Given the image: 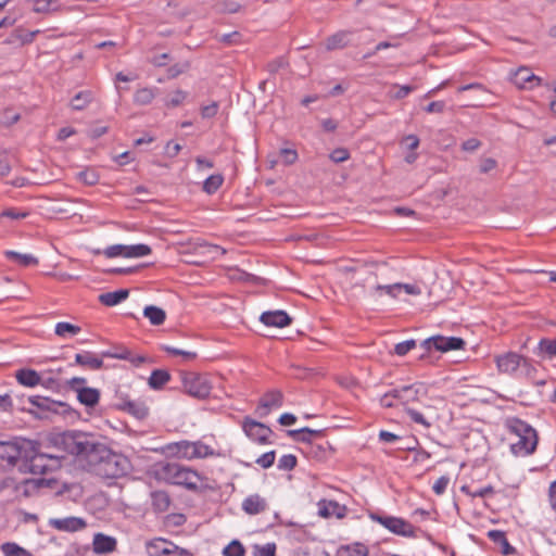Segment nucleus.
Wrapping results in <instances>:
<instances>
[{"mask_svg":"<svg viewBox=\"0 0 556 556\" xmlns=\"http://www.w3.org/2000/svg\"><path fill=\"white\" fill-rule=\"evenodd\" d=\"M50 442L54 447L73 455L85 469L102 478H122L132 469L126 455L112 451L92 433L67 430L52 434Z\"/></svg>","mask_w":556,"mask_h":556,"instance_id":"obj_1","label":"nucleus"},{"mask_svg":"<svg viewBox=\"0 0 556 556\" xmlns=\"http://www.w3.org/2000/svg\"><path fill=\"white\" fill-rule=\"evenodd\" d=\"M155 475L167 483L181 485L189 491L203 493L213 490V486L203 483L207 478L198 471L184 467L177 463H160L156 465Z\"/></svg>","mask_w":556,"mask_h":556,"instance_id":"obj_2","label":"nucleus"},{"mask_svg":"<svg viewBox=\"0 0 556 556\" xmlns=\"http://www.w3.org/2000/svg\"><path fill=\"white\" fill-rule=\"evenodd\" d=\"M35 408H21V410L33 415L36 419H51L53 415H61L65 418H78L80 413L70 404L55 401L50 397L31 395L27 399Z\"/></svg>","mask_w":556,"mask_h":556,"instance_id":"obj_3","label":"nucleus"},{"mask_svg":"<svg viewBox=\"0 0 556 556\" xmlns=\"http://www.w3.org/2000/svg\"><path fill=\"white\" fill-rule=\"evenodd\" d=\"M506 429L518 437V441L510 445L515 455H531L535 452L539 437L536 430L527 421L518 417H509L505 421Z\"/></svg>","mask_w":556,"mask_h":556,"instance_id":"obj_4","label":"nucleus"},{"mask_svg":"<svg viewBox=\"0 0 556 556\" xmlns=\"http://www.w3.org/2000/svg\"><path fill=\"white\" fill-rule=\"evenodd\" d=\"M33 451L27 452L23 463H20L18 470L23 473L42 475L52 467H60V459L64 456H54L40 452V443L31 440Z\"/></svg>","mask_w":556,"mask_h":556,"instance_id":"obj_5","label":"nucleus"},{"mask_svg":"<svg viewBox=\"0 0 556 556\" xmlns=\"http://www.w3.org/2000/svg\"><path fill=\"white\" fill-rule=\"evenodd\" d=\"M33 451L31 440L15 437L12 440L0 441V463L14 467L18 462L23 463L26 453Z\"/></svg>","mask_w":556,"mask_h":556,"instance_id":"obj_6","label":"nucleus"},{"mask_svg":"<svg viewBox=\"0 0 556 556\" xmlns=\"http://www.w3.org/2000/svg\"><path fill=\"white\" fill-rule=\"evenodd\" d=\"M173 454L187 459L205 458L214 456V450L202 441H179L168 446Z\"/></svg>","mask_w":556,"mask_h":556,"instance_id":"obj_7","label":"nucleus"},{"mask_svg":"<svg viewBox=\"0 0 556 556\" xmlns=\"http://www.w3.org/2000/svg\"><path fill=\"white\" fill-rule=\"evenodd\" d=\"M369 517L396 535L416 538L417 528L401 517L387 516L379 513H370Z\"/></svg>","mask_w":556,"mask_h":556,"instance_id":"obj_8","label":"nucleus"},{"mask_svg":"<svg viewBox=\"0 0 556 556\" xmlns=\"http://www.w3.org/2000/svg\"><path fill=\"white\" fill-rule=\"evenodd\" d=\"M181 382L184 391L195 399H206L211 393V384L208 381L195 372L181 371Z\"/></svg>","mask_w":556,"mask_h":556,"instance_id":"obj_9","label":"nucleus"},{"mask_svg":"<svg viewBox=\"0 0 556 556\" xmlns=\"http://www.w3.org/2000/svg\"><path fill=\"white\" fill-rule=\"evenodd\" d=\"M242 429L250 440L255 441L258 444L271 443L269 437L273 434V430L261 421H256L251 417L245 416L242 421Z\"/></svg>","mask_w":556,"mask_h":556,"instance_id":"obj_10","label":"nucleus"},{"mask_svg":"<svg viewBox=\"0 0 556 556\" xmlns=\"http://www.w3.org/2000/svg\"><path fill=\"white\" fill-rule=\"evenodd\" d=\"M147 552L149 556H193L189 549L178 547L174 543L156 539L147 544Z\"/></svg>","mask_w":556,"mask_h":556,"instance_id":"obj_11","label":"nucleus"},{"mask_svg":"<svg viewBox=\"0 0 556 556\" xmlns=\"http://www.w3.org/2000/svg\"><path fill=\"white\" fill-rule=\"evenodd\" d=\"M112 407L129 414L138 420H144L149 416V406L142 400H131L127 402H114Z\"/></svg>","mask_w":556,"mask_h":556,"instance_id":"obj_12","label":"nucleus"},{"mask_svg":"<svg viewBox=\"0 0 556 556\" xmlns=\"http://www.w3.org/2000/svg\"><path fill=\"white\" fill-rule=\"evenodd\" d=\"M523 356L516 352H507L495 357L497 370L501 374L517 375Z\"/></svg>","mask_w":556,"mask_h":556,"instance_id":"obj_13","label":"nucleus"},{"mask_svg":"<svg viewBox=\"0 0 556 556\" xmlns=\"http://www.w3.org/2000/svg\"><path fill=\"white\" fill-rule=\"evenodd\" d=\"M283 404V394L279 390H270L266 392L258 402L255 414L260 418H265L269 415L273 407H280Z\"/></svg>","mask_w":556,"mask_h":556,"instance_id":"obj_14","label":"nucleus"},{"mask_svg":"<svg viewBox=\"0 0 556 556\" xmlns=\"http://www.w3.org/2000/svg\"><path fill=\"white\" fill-rule=\"evenodd\" d=\"M49 526L53 529L64 532H77L87 527V522L80 517H66V518H52L49 520Z\"/></svg>","mask_w":556,"mask_h":556,"instance_id":"obj_15","label":"nucleus"},{"mask_svg":"<svg viewBox=\"0 0 556 556\" xmlns=\"http://www.w3.org/2000/svg\"><path fill=\"white\" fill-rule=\"evenodd\" d=\"M260 320L268 327L285 328L292 323V317L282 309L267 311L261 314Z\"/></svg>","mask_w":556,"mask_h":556,"instance_id":"obj_16","label":"nucleus"},{"mask_svg":"<svg viewBox=\"0 0 556 556\" xmlns=\"http://www.w3.org/2000/svg\"><path fill=\"white\" fill-rule=\"evenodd\" d=\"M346 513V506L340 505L337 501L324 498L318 502V515L323 518L336 516L338 519H342Z\"/></svg>","mask_w":556,"mask_h":556,"instance_id":"obj_17","label":"nucleus"},{"mask_svg":"<svg viewBox=\"0 0 556 556\" xmlns=\"http://www.w3.org/2000/svg\"><path fill=\"white\" fill-rule=\"evenodd\" d=\"M435 351L441 353L465 350L467 344L460 337H444L441 334H435Z\"/></svg>","mask_w":556,"mask_h":556,"instance_id":"obj_18","label":"nucleus"},{"mask_svg":"<svg viewBox=\"0 0 556 556\" xmlns=\"http://www.w3.org/2000/svg\"><path fill=\"white\" fill-rule=\"evenodd\" d=\"M287 434L294 441L308 445L313 443L315 439L324 438L326 434V429L314 430L308 427H304L301 429L287 430Z\"/></svg>","mask_w":556,"mask_h":556,"instance_id":"obj_19","label":"nucleus"},{"mask_svg":"<svg viewBox=\"0 0 556 556\" xmlns=\"http://www.w3.org/2000/svg\"><path fill=\"white\" fill-rule=\"evenodd\" d=\"M336 450L331 446L328 441L324 443H311L306 445L305 453L311 458L318 462H325L334 454Z\"/></svg>","mask_w":556,"mask_h":556,"instance_id":"obj_20","label":"nucleus"},{"mask_svg":"<svg viewBox=\"0 0 556 556\" xmlns=\"http://www.w3.org/2000/svg\"><path fill=\"white\" fill-rule=\"evenodd\" d=\"M76 394L77 401L86 408H94L99 404L101 397L100 390L91 387L79 388Z\"/></svg>","mask_w":556,"mask_h":556,"instance_id":"obj_21","label":"nucleus"},{"mask_svg":"<svg viewBox=\"0 0 556 556\" xmlns=\"http://www.w3.org/2000/svg\"><path fill=\"white\" fill-rule=\"evenodd\" d=\"M74 365H78L91 370H99L104 367L102 358L98 357L94 353L89 351L84 353H77L75 355Z\"/></svg>","mask_w":556,"mask_h":556,"instance_id":"obj_22","label":"nucleus"},{"mask_svg":"<svg viewBox=\"0 0 556 556\" xmlns=\"http://www.w3.org/2000/svg\"><path fill=\"white\" fill-rule=\"evenodd\" d=\"M353 31L351 30H339L336 34L329 36L326 39V50L333 51L343 49L351 43V37Z\"/></svg>","mask_w":556,"mask_h":556,"instance_id":"obj_23","label":"nucleus"},{"mask_svg":"<svg viewBox=\"0 0 556 556\" xmlns=\"http://www.w3.org/2000/svg\"><path fill=\"white\" fill-rule=\"evenodd\" d=\"M267 508V502L258 494L249 495L242 502V509L248 515H257Z\"/></svg>","mask_w":556,"mask_h":556,"instance_id":"obj_24","label":"nucleus"},{"mask_svg":"<svg viewBox=\"0 0 556 556\" xmlns=\"http://www.w3.org/2000/svg\"><path fill=\"white\" fill-rule=\"evenodd\" d=\"M92 546L96 554L111 553L116 548V540L113 536L97 533L93 536Z\"/></svg>","mask_w":556,"mask_h":556,"instance_id":"obj_25","label":"nucleus"},{"mask_svg":"<svg viewBox=\"0 0 556 556\" xmlns=\"http://www.w3.org/2000/svg\"><path fill=\"white\" fill-rule=\"evenodd\" d=\"M534 354L542 359L556 357V338H542L534 350Z\"/></svg>","mask_w":556,"mask_h":556,"instance_id":"obj_26","label":"nucleus"},{"mask_svg":"<svg viewBox=\"0 0 556 556\" xmlns=\"http://www.w3.org/2000/svg\"><path fill=\"white\" fill-rule=\"evenodd\" d=\"M17 382L24 387L34 388L41 383L40 375L31 368H22L15 372Z\"/></svg>","mask_w":556,"mask_h":556,"instance_id":"obj_27","label":"nucleus"},{"mask_svg":"<svg viewBox=\"0 0 556 556\" xmlns=\"http://www.w3.org/2000/svg\"><path fill=\"white\" fill-rule=\"evenodd\" d=\"M151 505L154 511L156 513H165L168 510L172 498L168 492L163 490L152 491L150 494Z\"/></svg>","mask_w":556,"mask_h":556,"instance_id":"obj_28","label":"nucleus"},{"mask_svg":"<svg viewBox=\"0 0 556 556\" xmlns=\"http://www.w3.org/2000/svg\"><path fill=\"white\" fill-rule=\"evenodd\" d=\"M486 536L495 544H500L502 546L501 553L504 556L514 555L517 553V549L511 546L506 538V533L502 530H490L486 533Z\"/></svg>","mask_w":556,"mask_h":556,"instance_id":"obj_29","label":"nucleus"},{"mask_svg":"<svg viewBox=\"0 0 556 556\" xmlns=\"http://www.w3.org/2000/svg\"><path fill=\"white\" fill-rule=\"evenodd\" d=\"M102 357H110V358H116V359H123L130 362L134 366L139 367L141 364L147 362V357L142 355H136L134 356L130 350L127 348H121V353H111L109 351H103L101 353Z\"/></svg>","mask_w":556,"mask_h":556,"instance_id":"obj_30","label":"nucleus"},{"mask_svg":"<svg viewBox=\"0 0 556 556\" xmlns=\"http://www.w3.org/2000/svg\"><path fill=\"white\" fill-rule=\"evenodd\" d=\"M129 295L128 289H118L112 292L101 293L98 301L104 306H115L125 301Z\"/></svg>","mask_w":556,"mask_h":556,"instance_id":"obj_31","label":"nucleus"},{"mask_svg":"<svg viewBox=\"0 0 556 556\" xmlns=\"http://www.w3.org/2000/svg\"><path fill=\"white\" fill-rule=\"evenodd\" d=\"M170 380V374L166 369L152 370L148 384L153 390H161Z\"/></svg>","mask_w":556,"mask_h":556,"instance_id":"obj_32","label":"nucleus"},{"mask_svg":"<svg viewBox=\"0 0 556 556\" xmlns=\"http://www.w3.org/2000/svg\"><path fill=\"white\" fill-rule=\"evenodd\" d=\"M143 316L148 318L153 326H161L166 319L165 311L155 305H147L143 308Z\"/></svg>","mask_w":556,"mask_h":556,"instance_id":"obj_33","label":"nucleus"},{"mask_svg":"<svg viewBox=\"0 0 556 556\" xmlns=\"http://www.w3.org/2000/svg\"><path fill=\"white\" fill-rule=\"evenodd\" d=\"M403 389L407 390V391H403L402 395H401V402L403 404L419 401V395H420L421 389L424 390V394L426 393V389L424 387V383H421V382L403 386Z\"/></svg>","mask_w":556,"mask_h":556,"instance_id":"obj_34","label":"nucleus"},{"mask_svg":"<svg viewBox=\"0 0 556 556\" xmlns=\"http://www.w3.org/2000/svg\"><path fill=\"white\" fill-rule=\"evenodd\" d=\"M37 484L40 490L43 488L54 490L55 495H62L70 491V485L66 482L60 485L59 480L55 478H37Z\"/></svg>","mask_w":556,"mask_h":556,"instance_id":"obj_35","label":"nucleus"},{"mask_svg":"<svg viewBox=\"0 0 556 556\" xmlns=\"http://www.w3.org/2000/svg\"><path fill=\"white\" fill-rule=\"evenodd\" d=\"M368 547L363 543L342 545L338 548L336 556H368Z\"/></svg>","mask_w":556,"mask_h":556,"instance_id":"obj_36","label":"nucleus"},{"mask_svg":"<svg viewBox=\"0 0 556 556\" xmlns=\"http://www.w3.org/2000/svg\"><path fill=\"white\" fill-rule=\"evenodd\" d=\"M14 491H21L25 498L31 497L40 491L37 484V479H24L23 481L14 484Z\"/></svg>","mask_w":556,"mask_h":556,"instance_id":"obj_37","label":"nucleus"},{"mask_svg":"<svg viewBox=\"0 0 556 556\" xmlns=\"http://www.w3.org/2000/svg\"><path fill=\"white\" fill-rule=\"evenodd\" d=\"M39 34V30L26 31L22 28L15 29L11 36L5 40L8 43H14L18 41L22 46L34 41L35 37Z\"/></svg>","mask_w":556,"mask_h":556,"instance_id":"obj_38","label":"nucleus"},{"mask_svg":"<svg viewBox=\"0 0 556 556\" xmlns=\"http://www.w3.org/2000/svg\"><path fill=\"white\" fill-rule=\"evenodd\" d=\"M516 83L520 85V87L526 88H532L533 81H536V85H540L541 79L536 77L534 74H532L528 68L521 67L517 71L515 75Z\"/></svg>","mask_w":556,"mask_h":556,"instance_id":"obj_39","label":"nucleus"},{"mask_svg":"<svg viewBox=\"0 0 556 556\" xmlns=\"http://www.w3.org/2000/svg\"><path fill=\"white\" fill-rule=\"evenodd\" d=\"M92 92L90 90H83L77 92L71 100V106L75 111H81L92 101Z\"/></svg>","mask_w":556,"mask_h":556,"instance_id":"obj_40","label":"nucleus"},{"mask_svg":"<svg viewBox=\"0 0 556 556\" xmlns=\"http://www.w3.org/2000/svg\"><path fill=\"white\" fill-rule=\"evenodd\" d=\"M4 255L8 260L13 261L25 267L38 264V260L30 254H21L18 252L10 250L5 251Z\"/></svg>","mask_w":556,"mask_h":556,"instance_id":"obj_41","label":"nucleus"},{"mask_svg":"<svg viewBox=\"0 0 556 556\" xmlns=\"http://www.w3.org/2000/svg\"><path fill=\"white\" fill-rule=\"evenodd\" d=\"M76 179L86 186H94L99 182L100 175L94 168L86 167L76 174Z\"/></svg>","mask_w":556,"mask_h":556,"instance_id":"obj_42","label":"nucleus"},{"mask_svg":"<svg viewBox=\"0 0 556 556\" xmlns=\"http://www.w3.org/2000/svg\"><path fill=\"white\" fill-rule=\"evenodd\" d=\"M126 250H127V245L114 244V245L108 247L103 251L100 249H92L91 253L94 255H100L103 253L109 258L118 257V256L125 257Z\"/></svg>","mask_w":556,"mask_h":556,"instance_id":"obj_43","label":"nucleus"},{"mask_svg":"<svg viewBox=\"0 0 556 556\" xmlns=\"http://www.w3.org/2000/svg\"><path fill=\"white\" fill-rule=\"evenodd\" d=\"M224 182L222 174H214L208 176L203 182V191L207 194L215 193Z\"/></svg>","mask_w":556,"mask_h":556,"instance_id":"obj_44","label":"nucleus"},{"mask_svg":"<svg viewBox=\"0 0 556 556\" xmlns=\"http://www.w3.org/2000/svg\"><path fill=\"white\" fill-rule=\"evenodd\" d=\"M154 97H155L154 89L144 87V88L138 89L135 92L134 101L137 104L147 105L153 101Z\"/></svg>","mask_w":556,"mask_h":556,"instance_id":"obj_45","label":"nucleus"},{"mask_svg":"<svg viewBox=\"0 0 556 556\" xmlns=\"http://www.w3.org/2000/svg\"><path fill=\"white\" fill-rule=\"evenodd\" d=\"M152 253V249L150 245L144 243L127 245V250L125 253V257H142Z\"/></svg>","mask_w":556,"mask_h":556,"instance_id":"obj_46","label":"nucleus"},{"mask_svg":"<svg viewBox=\"0 0 556 556\" xmlns=\"http://www.w3.org/2000/svg\"><path fill=\"white\" fill-rule=\"evenodd\" d=\"M80 327L67 321H60L55 325L54 332L59 337L76 336L80 332Z\"/></svg>","mask_w":556,"mask_h":556,"instance_id":"obj_47","label":"nucleus"},{"mask_svg":"<svg viewBox=\"0 0 556 556\" xmlns=\"http://www.w3.org/2000/svg\"><path fill=\"white\" fill-rule=\"evenodd\" d=\"M224 556H244L245 547L239 540H232L228 545H226L223 549Z\"/></svg>","mask_w":556,"mask_h":556,"instance_id":"obj_48","label":"nucleus"},{"mask_svg":"<svg viewBox=\"0 0 556 556\" xmlns=\"http://www.w3.org/2000/svg\"><path fill=\"white\" fill-rule=\"evenodd\" d=\"M252 548L253 556H276L277 552V545L274 542L265 545L254 544Z\"/></svg>","mask_w":556,"mask_h":556,"instance_id":"obj_49","label":"nucleus"},{"mask_svg":"<svg viewBox=\"0 0 556 556\" xmlns=\"http://www.w3.org/2000/svg\"><path fill=\"white\" fill-rule=\"evenodd\" d=\"M2 551L5 556H33L30 552L21 547L16 543H4Z\"/></svg>","mask_w":556,"mask_h":556,"instance_id":"obj_50","label":"nucleus"},{"mask_svg":"<svg viewBox=\"0 0 556 556\" xmlns=\"http://www.w3.org/2000/svg\"><path fill=\"white\" fill-rule=\"evenodd\" d=\"M374 291L376 293L384 292L389 296L395 299V298H397L399 293L402 291V283L401 282H396V283H393V285H377L374 288Z\"/></svg>","mask_w":556,"mask_h":556,"instance_id":"obj_51","label":"nucleus"},{"mask_svg":"<svg viewBox=\"0 0 556 556\" xmlns=\"http://www.w3.org/2000/svg\"><path fill=\"white\" fill-rule=\"evenodd\" d=\"M298 465V458L293 454H286L282 455L278 460V469L280 470H293Z\"/></svg>","mask_w":556,"mask_h":556,"instance_id":"obj_52","label":"nucleus"},{"mask_svg":"<svg viewBox=\"0 0 556 556\" xmlns=\"http://www.w3.org/2000/svg\"><path fill=\"white\" fill-rule=\"evenodd\" d=\"M190 68V62L184 61L176 63L167 68V78L174 79L181 75L182 73L187 72Z\"/></svg>","mask_w":556,"mask_h":556,"instance_id":"obj_53","label":"nucleus"},{"mask_svg":"<svg viewBox=\"0 0 556 556\" xmlns=\"http://www.w3.org/2000/svg\"><path fill=\"white\" fill-rule=\"evenodd\" d=\"M518 371L523 377L533 380L535 375H536V372H538V369L534 367V365L532 364L531 359H529V358L523 356L522 364L520 365Z\"/></svg>","mask_w":556,"mask_h":556,"instance_id":"obj_54","label":"nucleus"},{"mask_svg":"<svg viewBox=\"0 0 556 556\" xmlns=\"http://www.w3.org/2000/svg\"><path fill=\"white\" fill-rule=\"evenodd\" d=\"M279 157L285 165L289 166L296 162L299 155L295 149L283 148L279 151Z\"/></svg>","mask_w":556,"mask_h":556,"instance_id":"obj_55","label":"nucleus"},{"mask_svg":"<svg viewBox=\"0 0 556 556\" xmlns=\"http://www.w3.org/2000/svg\"><path fill=\"white\" fill-rule=\"evenodd\" d=\"M162 350L164 352H166L167 354H169V355L182 356L185 359H188V361H192V359L197 358V353L195 352L184 351V350L176 349V348H173V346H169V345H164L162 348Z\"/></svg>","mask_w":556,"mask_h":556,"instance_id":"obj_56","label":"nucleus"},{"mask_svg":"<svg viewBox=\"0 0 556 556\" xmlns=\"http://www.w3.org/2000/svg\"><path fill=\"white\" fill-rule=\"evenodd\" d=\"M188 93L181 89H177L173 96L166 100L165 105L167 108H177L186 100Z\"/></svg>","mask_w":556,"mask_h":556,"instance_id":"obj_57","label":"nucleus"},{"mask_svg":"<svg viewBox=\"0 0 556 556\" xmlns=\"http://www.w3.org/2000/svg\"><path fill=\"white\" fill-rule=\"evenodd\" d=\"M417 345L416 340L409 339L403 342L395 344L394 353L399 356L406 355L410 350L415 349Z\"/></svg>","mask_w":556,"mask_h":556,"instance_id":"obj_58","label":"nucleus"},{"mask_svg":"<svg viewBox=\"0 0 556 556\" xmlns=\"http://www.w3.org/2000/svg\"><path fill=\"white\" fill-rule=\"evenodd\" d=\"M329 159L336 163H342L350 159V151L346 148H337L331 151Z\"/></svg>","mask_w":556,"mask_h":556,"instance_id":"obj_59","label":"nucleus"},{"mask_svg":"<svg viewBox=\"0 0 556 556\" xmlns=\"http://www.w3.org/2000/svg\"><path fill=\"white\" fill-rule=\"evenodd\" d=\"M288 65V62L283 58H276L275 60L269 61L265 70L270 75H276L281 68L286 67Z\"/></svg>","mask_w":556,"mask_h":556,"instance_id":"obj_60","label":"nucleus"},{"mask_svg":"<svg viewBox=\"0 0 556 556\" xmlns=\"http://www.w3.org/2000/svg\"><path fill=\"white\" fill-rule=\"evenodd\" d=\"M275 459H276V452L275 451H269V452L264 453L263 455H261L255 460V463L258 466H261L262 468L268 469V468H270L274 465Z\"/></svg>","mask_w":556,"mask_h":556,"instance_id":"obj_61","label":"nucleus"},{"mask_svg":"<svg viewBox=\"0 0 556 556\" xmlns=\"http://www.w3.org/2000/svg\"><path fill=\"white\" fill-rule=\"evenodd\" d=\"M405 413L410 418V420H413L414 422L422 425L426 428L431 427V424L424 417V415L420 412H418L414 408L407 407V408H405Z\"/></svg>","mask_w":556,"mask_h":556,"instance_id":"obj_62","label":"nucleus"},{"mask_svg":"<svg viewBox=\"0 0 556 556\" xmlns=\"http://www.w3.org/2000/svg\"><path fill=\"white\" fill-rule=\"evenodd\" d=\"M87 379L84 377H73L65 381V389L77 392L79 388H87L86 387Z\"/></svg>","mask_w":556,"mask_h":556,"instance_id":"obj_63","label":"nucleus"},{"mask_svg":"<svg viewBox=\"0 0 556 556\" xmlns=\"http://www.w3.org/2000/svg\"><path fill=\"white\" fill-rule=\"evenodd\" d=\"M448 483L450 478L447 476H442L434 482L432 490L437 495H441L445 492Z\"/></svg>","mask_w":556,"mask_h":556,"instance_id":"obj_64","label":"nucleus"}]
</instances>
